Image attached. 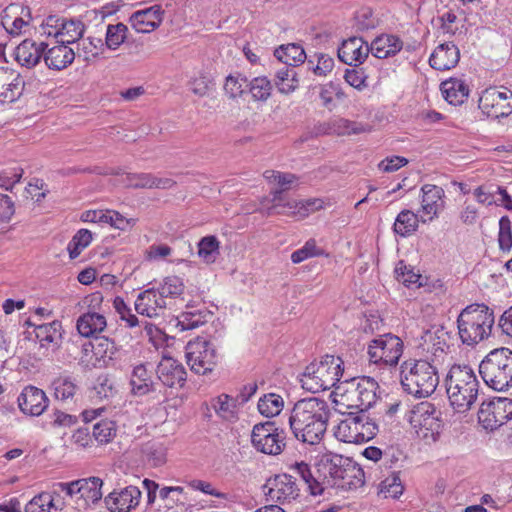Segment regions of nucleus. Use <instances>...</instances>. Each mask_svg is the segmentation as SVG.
<instances>
[{"label":"nucleus","instance_id":"f257e3e1","mask_svg":"<svg viewBox=\"0 0 512 512\" xmlns=\"http://www.w3.org/2000/svg\"><path fill=\"white\" fill-rule=\"evenodd\" d=\"M328 403L320 398L310 397L295 403L290 417V429L297 440L318 444L326 430L330 418Z\"/></svg>","mask_w":512,"mask_h":512},{"label":"nucleus","instance_id":"f03ea898","mask_svg":"<svg viewBox=\"0 0 512 512\" xmlns=\"http://www.w3.org/2000/svg\"><path fill=\"white\" fill-rule=\"evenodd\" d=\"M450 405L458 413L469 411L477 401L480 383L468 365H453L445 379Z\"/></svg>","mask_w":512,"mask_h":512},{"label":"nucleus","instance_id":"7ed1b4c3","mask_svg":"<svg viewBox=\"0 0 512 512\" xmlns=\"http://www.w3.org/2000/svg\"><path fill=\"white\" fill-rule=\"evenodd\" d=\"M400 382L408 394L425 398L430 396L439 384L437 368L424 359H408L400 365Z\"/></svg>","mask_w":512,"mask_h":512},{"label":"nucleus","instance_id":"20e7f679","mask_svg":"<svg viewBox=\"0 0 512 512\" xmlns=\"http://www.w3.org/2000/svg\"><path fill=\"white\" fill-rule=\"evenodd\" d=\"M494 323V312L487 305H468L457 318L458 334L462 343L473 346L487 339L491 335Z\"/></svg>","mask_w":512,"mask_h":512},{"label":"nucleus","instance_id":"39448f33","mask_svg":"<svg viewBox=\"0 0 512 512\" xmlns=\"http://www.w3.org/2000/svg\"><path fill=\"white\" fill-rule=\"evenodd\" d=\"M479 374L494 391L512 388V350L506 347L491 350L479 364Z\"/></svg>","mask_w":512,"mask_h":512},{"label":"nucleus","instance_id":"423d86ee","mask_svg":"<svg viewBox=\"0 0 512 512\" xmlns=\"http://www.w3.org/2000/svg\"><path fill=\"white\" fill-rule=\"evenodd\" d=\"M343 361L334 355H325L319 363L308 365L300 378L302 387L312 393L337 387L343 374Z\"/></svg>","mask_w":512,"mask_h":512},{"label":"nucleus","instance_id":"0eeeda50","mask_svg":"<svg viewBox=\"0 0 512 512\" xmlns=\"http://www.w3.org/2000/svg\"><path fill=\"white\" fill-rule=\"evenodd\" d=\"M409 422L417 436L426 443H435L443 427L442 413L430 402L418 403L410 411Z\"/></svg>","mask_w":512,"mask_h":512},{"label":"nucleus","instance_id":"6e6552de","mask_svg":"<svg viewBox=\"0 0 512 512\" xmlns=\"http://www.w3.org/2000/svg\"><path fill=\"white\" fill-rule=\"evenodd\" d=\"M378 383L370 377L353 378L338 384L336 393L347 402L348 407H356L364 412L377 400Z\"/></svg>","mask_w":512,"mask_h":512},{"label":"nucleus","instance_id":"1a4fd4ad","mask_svg":"<svg viewBox=\"0 0 512 512\" xmlns=\"http://www.w3.org/2000/svg\"><path fill=\"white\" fill-rule=\"evenodd\" d=\"M102 485L103 481L99 477L78 479L68 483H55V486L70 498L69 504L78 511L86 510L91 504L101 500Z\"/></svg>","mask_w":512,"mask_h":512},{"label":"nucleus","instance_id":"9d476101","mask_svg":"<svg viewBox=\"0 0 512 512\" xmlns=\"http://www.w3.org/2000/svg\"><path fill=\"white\" fill-rule=\"evenodd\" d=\"M185 357L191 371L203 375L211 372L218 360L213 343L200 337L187 343Z\"/></svg>","mask_w":512,"mask_h":512},{"label":"nucleus","instance_id":"9b49d317","mask_svg":"<svg viewBox=\"0 0 512 512\" xmlns=\"http://www.w3.org/2000/svg\"><path fill=\"white\" fill-rule=\"evenodd\" d=\"M512 419V399L494 397L483 401L478 410V422L486 430L493 432Z\"/></svg>","mask_w":512,"mask_h":512},{"label":"nucleus","instance_id":"f8f14e48","mask_svg":"<svg viewBox=\"0 0 512 512\" xmlns=\"http://www.w3.org/2000/svg\"><path fill=\"white\" fill-rule=\"evenodd\" d=\"M251 442L261 453L278 455L285 447V432L275 427V422L258 423L253 427Z\"/></svg>","mask_w":512,"mask_h":512},{"label":"nucleus","instance_id":"ddd939ff","mask_svg":"<svg viewBox=\"0 0 512 512\" xmlns=\"http://www.w3.org/2000/svg\"><path fill=\"white\" fill-rule=\"evenodd\" d=\"M403 353L402 340L392 334H385L373 339L368 346V355L371 362L396 366Z\"/></svg>","mask_w":512,"mask_h":512},{"label":"nucleus","instance_id":"4468645a","mask_svg":"<svg viewBox=\"0 0 512 512\" xmlns=\"http://www.w3.org/2000/svg\"><path fill=\"white\" fill-rule=\"evenodd\" d=\"M478 106L487 117H507L512 113V91L506 87L486 88L480 95Z\"/></svg>","mask_w":512,"mask_h":512},{"label":"nucleus","instance_id":"2eb2a0df","mask_svg":"<svg viewBox=\"0 0 512 512\" xmlns=\"http://www.w3.org/2000/svg\"><path fill=\"white\" fill-rule=\"evenodd\" d=\"M266 494L272 501L285 504L296 500L300 495V489L294 476L290 474H277L267 480L264 485Z\"/></svg>","mask_w":512,"mask_h":512},{"label":"nucleus","instance_id":"dca6fc26","mask_svg":"<svg viewBox=\"0 0 512 512\" xmlns=\"http://www.w3.org/2000/svg\"><path fill=\"white\" fill-rule=\"evenodd\" d=\"M158 380L169 388H182L187 379L185 367L176 359L164 356L156 367Z\"/></svg>","mask_w":512,"mask_h":512},{"label":"nucleus","instance_id":"f3484780","mask_svg":"<svg viewBox=\"0 0 512 512\" xmlns=\"http://www.w3.org/2000/svg\"><path fill=\"white\" fill-rule=\"evenodd\" d=\"M141 491L138 487L130 485L109 493L104 502L111 512H130L139 505Z\"/></svg>","mask_w":512,"mask_h":512},{"label":"nucleus","instance_id":"a211bd4d","mask_svg":"<svg viewBox=\"0 0 512 512\" xmlns=\"http://www.w3.org/2000/svg\"><path fill=\"white\" fill-rule=\"evenodd\" d=\"M25 82L20 73L8 67H0V102H14L24 91Z\"/></svg>","mask_w":512,"mask_h":512},{"label":"nucleus","instance_id":"6ab92c4d","mask_svg":"<svg viewBox=\"0 0 512 512\" xmlns=\"http://www.w3.org/2000/svg\"><path fill=\"white\" fill-rule=\"evenodd\" d=\"M421 211L423 214L428 215V218H421L423 223L430 222L439 216V213L444 209L445 192L443 188L433 185L425 184L421 188Z\"/></svg>","mask_w":512,"mask_h":512},{"label":"nucleus","instance_id":"aec40b11","mask_svg":"<svg viewBox=\"0 0 512 512\" xmlns=\"http://www.w3.org/2000/svg\"><path fill=\"white\" fill-rule=\"evenodd\" d=\"M49 399L45 392L35 386H26L18 397L20 410L27 415L39 416L48 407Z\"/></svg>","mask_w":512,"mask_h":512},{"label":"nucleus","instance_id":"412c9836","mask_svg":"<svg viewBox=\"0 0 512 512\" xmlns=\"http://www.w3.org/2000/svg\"><path fill=\"white\" fill-rule=\"evenodd\" d=\"M49 46L44 41H35L33 39L23 40L15 49V60L23 67L33 68L44 60V54Z\"/></svg>","mask_w":512,"mask_h":512},{"label":"nucleus","instance_id":"4be33fe9","mask_svg":"<svg viewBox=\"0 0 512 512\" xmlns=\"http://www.w3.org/2000/svg\"><path fill=\"white\" fill-rule=\"evenodd\" d=\"M164 10L161 5L135 11L129 19L131 26L139 33H149L160 26Z\"/></svg>","mask_w":512,"mask_h":512},{"label":"nucleus","instance_id":"5701e85b","mask_svg":"<svg viewBox=\"0 0 512 512\" xmlns=\"http://www.w3.org/2000/svg\"><path fill=\"white\" fill-rule=\"evenodd\" d=\"M370 52L369 45L361 37H351L338 49L340 61L349 66L362 64Z\"/></svg>","mask_w":512,"mask_h":512},{"label":"nucleus","instance_id":"b1692460","mask_svg":"<svg viewBox=\"0 0 512 512\" xmlns=\"http://www.w3.org/2000/svg\"><path fill=\"white\" fill-rule=\"evenodd\" d=\"M166 306V300L162 298L156 288H149L141 292L135 301L137 313L149 318L159 316Z\"/></svg>","mask_w":512,"mask_h":512},{"label":"nucleus","instance_id":"393cba45","mask_svg":"<svg viewBox=\"0 0 512 512\" xmlns=\"http://www.w3.org/2000/svg\"><path fill=\"white\" fill-rule=\"evenodd\" d=\"M344 458L345 456L332 452L320 456L316 463V472L323 482L324 490L329 487L333 488L337 483L335 482V476L338 475V469L341 468Z\"/></svg>","mask_w":512,"mask_h":512},{"label":"nucleus","instance_id":"a878e982","mask_svg":"<svg viewBox=\"0 0 512 512\" xmlns=\"http://www.w3.org/2000/svg\"><path fill=\"white\" fill-rule=\"evenodd\" d=\"M31 19L30 8L11 4L4 10L1 20L3 28L11 35H19Z\"/></svg>","mask_w":512,"mask_h":512},{"label":"nucleus","instance_id":"bb28decb","mask_svg":"<svg viewBox=\"0 0 512 512\" xmlns=\"http://www.w3.org/2000/svg\"><path fill=\"white\" fill-rule=\"evenodd\" d=\"M82 351L85 355L89 352L95 357L93 365H106L107 360H112L117 348L113 340L105 336H94L91 341L83 344Z\"/></svg>","mask_w":512,"mask_h":512},{"label":"nucleus","instance_id":"cd10ccee","mask_svg":"<svg viewBox=\"0 0 512 512\" xmlns=\"http://www.w3.org/2000/svg\"><path fill=\"white\" fill-rule=\"evenodd\" d=\"M460 59V51L453 42L442 43L436 47L429 58L432 68L445 71L454 68Z\"/></svg>","mask_w":512,"mask_h":512},{"label":"nucleus","instance_id":"c85d7f7f","mask_svg":"<svg viewBox=\"0 0 512 512\" xmlns=\"http://www.w3.org/2000/svg\"><path fill=\"white\" fill-rule=\"evenodd\" d=\"M75 59L74 50L67 44L58 43L51 48L46 49L44 54L45 65L55 71L67 68Z\"/></svg>","mask_w":512,"mask_h":512},{"label":"nucleus","instance_id":"c756f323","mask_svg":"<svg viewBox=\"0 0 512 512\" xmlns=\"http://www.w3.org/2000/svg\"><path fill=\"white\" fill-rule=\"evenodd\" d=\"M402 47V40L395 35L389 34H382L376 37L369 45L370 52L378 59L395 56Z\"/></svg>","mask_w":512,"mask_h":512},{"label":"nucleus","instance_id":"7c9ffc66","mask_svg":"<svg viewBox=\"0 0 512 512\" xmlns=\"http://www.w3.org/2000/svg\"><path fill=\"white\" fill-rule=\"evenodd\" d=\"M130 385L134 395L144 396L150 392L156 391L157 383L152 380L151 374L148 372L146 366L139 364L133 368Z\"/></svg>","mask_w":512,"mask_h":512},{"label":"nucleus","instance_id":"2f4dec72","mask_svg":"<svg viewBox=\"0 0 512 512\" xmlns=\"http://www.w3.org/2000/svg\"><path fill=\"white\" fill-rule=\"evenodd\" d=\"M106 326L105 317L96 312L81 315L76 323L79 334L87 338L94 337L97 333L102 332Z\"/></svg>","mask_w":512,"mask_h":512},{"label":"nucleus","instance_id":"473e14b6","mask_svg":"<svg viewBox=\"0 0 512 512\" xmlns=\"http://www.w3.org/2000/svg\"><path fill=\"white\" fill-rule=\"evenodd\" d=\"M441 91L445 100L452 105H460L468 97L469 89L464 81L451 78L441 83Z\"/></svg>","mask_w":512,"mask_h":512},{"label":"nucleus","instance_id":"72a5a7b5","mask_svg":"<svg viewBox=\"0 0 512 512\" xmlns=\"http://www.w3.org/2000/svg\"><path fill=\"white\" fill-rule=\"evenodd\" d=\"M85 26L80 20L65 19L61 24L60 31L55 32L57 43L72 44L83 37Z\"/></svg>","mask_w":512,"mask_h":512},{"label":"nucleus","instance_id":"f704fd0d","mask_svg":"<svg viewBox=\"0 0 512 512\" xmlns=\"http://www.w3.org/2000/svg\"><path fill=\"white\" fill-rule=\"evenodd\" d=\"M347 463L349 467L346 468L344 475L334 487L342 490H354L362 487L365 483V473L363 469L353 460Z\"/></svg>","mask_w":512,"mask_h":512},{"label":"nucleus","instance_id":"c9c22d12","mask_svg":"<svg viewBox=\"0 0 512 512\" xmlns=\"http://www.w3.org/2000/svg\"><path fill=\"white\" fill-rule=\"evenodd\" d=\"M213 314L207 309L204 310H187L182 312L177 318V327L181 331L192 330L206 324Z\"/></svg>","mask_w":512,"mask_h":512},{"label":"nucleus","instance_id":"e433bc0d","mask_svg":"<svg viewBox=\"0 0 512 512\" xmlns=\"http://www.w3.org/2000/svg\"><path fill=\"white\" fill-rule=\"evenodd\" d=\"M274 56L285 65L295 67L306 59L303 47L296 43L281 45L274 51Z\"/></svg>","mask_w":512,"mask_h":512},{"label":"nucleus","instance_id":"4c0bfd02","mask_svg":"<svg viewBox=\"0 0 512 512\" xmlns=\"http://www.w3.org/2000/svg\"><path fill=\"white\" fill-rule=\"evenodd\" d=\"M358 415L349 413L335 428V437L345 443H358Z\"/></svg>","mask_w":512,"mask_h":512},{"label":"nucleus","instance_id":"58836bf2","mask_svg":"<svg viewBox=\"0 0 512 512\" xmlns=\"http://www.w3.org/2000/svg\"><path fill=\"white\" fill-rule=\"evenodd\" d=\"M292 469L296 475L302 478L311 495L316 496L324 493L323 482L319 474L316 471L313 473L308 464L304 462L296 463Z\"/></svg>","mask_w":512,"mask_h":512},{"label":"nucleus","instance_id":"ea45409f","mask_svg":"<svg viewBox=\"0 0 512 512\" xmlns=\"http://www.w3.org/2000/svg\"><path fill=\"white\" fill-rule=\"evenodd\" d=\"M51 386L54 390L55 398L63 402L72 401L78 390L76 380L71 376L64 374L55 378L52 381Z\"/></svg>","mask_w":512,"mask_h":512},{"label":"nucleus","instance_id":"a19ab883","mask_svg":"<svg viewBox=\"0 0 512 512\" xmlns=\"http://www.w3.org/2000/svg\"><path fill=\"white\" fill-rule=\"evenodd\" d=\"M418 224V215L411 210L404 209L397 215L393 230L401 237H408L417 230Z\"/></svg>","mask_w":512,"mask_h":512},{"label":"nucleus","instance_id":"79ce46f5","mask_svg":"<svg viewBox=\"0 0 512 512\" xmlns=\"http://www.w3.org/2000/svg\"><path fill=\"white\" fill-rule=\"evenodd\" d=\"M275 77L278 90L284 94L293 92L299 83L295 66L285 65L276 72Z\"/></svg>","mask_w":512,"mask_h":512},{"label":"nucleus","instance_id":"37998d69","mask_svg":"<svg viewBox=\"0 0 512 512\" xmlns=\"http://www.w3.org/2000/svg\"><path fill=\"white\" fill-rule=\"evenodd\" d=\"M61 328V322L56 320L50 323L40 324L35 328L36 338L40 341L42 346H44L45 343L58 344V341L61 339Z\"/></svg>","mask_w":512,"mask_h":512},{"label":"nucleus","instance_id":"c03bdc74","mask_svg":"<svg viewBox=\"0 0 512 512\" xmlns=\"http://www.w3.org/2000/svg\"><path fill=\"white\" fill-rule=\"evenodd\" d=\"M128 27L119 22L117 24H109L106 29L105 46L106 49L116 50L127 39Z\"/></svg>","mask_w":512,"mask_h":512},{"label":"nucleus","instance_id":"a18cd8bd","mask_svg":"<svg viewBox=\"0 0 512 512\" xmlns=\"http://www.w3.org/2000/svg\"><path fill=\"white\" fill-rule=\"evenodd\" d=\"M284 406L283 398L275 393L265 394L258 401L259 412L268 418L278 415Z\"/></svg>","mask_w":512,"mask_h":512},{"label":"nucleus","instance_id":"49530a36","mask_svg":"<svg viewBox=\"0 0 512 512\" xmlns=\"http://www.w3.org/2000/svg\"><path fill=\"white\" fill-rule=\"evenodd\" d=\"M400 472H392L379 484V494L384 498L396 499L400 497L404 491V486L401 482Z\"/></svg>","mask_w":512,"mask_h":512},{"label":"nucleus","instance_id":"de8ad7c7","mask_svg":"<svg viewBox=\"0 0 512 512\" xmlns=\"http://www.w3.org/2000/svg\"><path fill=\"white\" fill-rule=\"evenodd\" d=\"M212 407L216 414L224 420L234 421L237 419L236 405L234 400L227 394H221L213 399Z\"/></svg>","mask_w":512,"mask_h":512},{"label":"nucleus","instance_id":"09e8293b","mask_svg":"<svg viewBox=\"0 0 512 512\" xmlns=\"http://www.w3.org/2000/svg\"><path fill=\"white\" fill-rule=\"evenodd\" d=\"M219 244L216 236L209 235L203 237L198 243V256L205 263L215 262L219 255Z\"/></svg>","mask_w":512,"mask_h":512},{"label":"nucleus","instance_id":"8fccbe9b","mask_svg":"<svg viewBox=\"0 0 512 512\" xmlns=\"http://www.w3.org/2000/svg\"><path fill=\"white\" fill-rule=\"evenodd\" d=\"M115 308L117 312L120 314V317L123 321L126 322L127 326L130 328L143 325L147 330L149 335L152 334L153 325L148 323L147 321H140L138 317L131 312V309L125 304V302L121 298H116L114 301Z\"/></svg>","mask_w":512,"mask_h":512},{"label":"nucleus","instance_id":"3c124183","mask_svg":"<svg viewBox=\"0 0 512 512\" xmlns=\"http://www.w3.org/2000/svg\"><path fill=\"white\" fill-rule=\"evenodd\" d=\"M92 233L88 229H80L68 243L67 250L71 259L77 258L80 253L91 243Z\"/></svg>","mask_w":512,"mask_h":512},{"label":"nucleus","instance_id":"603ef678","mask_svg":"<svg viewBox=\"0 0 512 512\" xmlns=\"http://www.w3.org/2000/svg\"><path fill=\"white\" fill-rule=\"evenodd\" d=\"M81 50L84 53V59L89 61L99 56H103L107 49L101 38L88 37L82 40Z\"/></svg>","mask_w":512,"mask_h":512},{"label":"nucleus","instance_id":"864d4df0","mask_svg":"<svg viewBox=\"0 0 512 512\" xmlns=\"http://www.w3.org/2000/svg\"><path fill=\"white\" fill-rule=\"evenodd\" d=\"M358 420V443L366 442L374 438L378 432V425L375 423V421L370 419L363 412L358 414Z\"/></svg>","mask_w":512,"mask_h":512},{"label":"nucleus","instance_id":"5fc2aeb1","mask_svg":"<svg viewBox=\"0 0 512 512\" xmlns=\"http://www.w3.org/2000/svg\"><path fill=\"white\" fill-rule=\"evenodd\" d=\"M116 435V425L110 420H101L93 426V437L100 444H107Z\"/></svg>","mask_w":512,"mask_h":512},{"label":"nucleus","instance_id":"6e6d98bb","mask_svg":"<svg viewBox=\"0 0 512 512\" xmlns=\"http://www.w3.org/2000/svg\"><path fill=\"white\" fill-rule=\"evenodd\" d=\"M158 293L164 300L168 297H176L183 293L184 284L181 278L177 276H168L163 280V283L157 288Z\"/></svg>","mask_w":512,"mask_h":512},{"label":"nucleus","instance_id":"4d7b16f0","mask_svg":"<svg viewBox=\"0 0 512 512\" xmlns=\"http://www.w3.org/2000/svg\"><path fill=\"white\" fill-rule=\"evenodd\" d=\"M333 96L339 100L346 98V94L341 88L340 84L329 82L323 85L320 91V98L323 102V105L328 109H331L334 106Z\"/></svg>","mask_w":512,"mask_h":512},{"label":"nucleus","instance_id":"13d9d810","mask_svg":"<svg viewBox=\"0 0 512 512\" xmlns=\"http://www.w3.org/2000/svg\"><path fill=\"white\" fill-rule=\"evenodd\" d=\"M272 85L266 77H256L250 82V92L255 100L266 101L271 95Z\"/></svg>","mask_w":512,"mask_h":512},{"label":"nucleus","instance_id":"bf43d9fd","mask_svg":"<svg viewBox=\"0 0 512 512\" xmlns=\"http://www.w3.org/2000/svg\"><path fill=\"white\" fill-rule=\"evenodd\" d=\"M395 274L397 280L403 283L406 287H411L412 285H416L417 287L421 286V283H419L421 275L407 267L403 261H399L396 265Z\"/></svg>","mask_w":512,"mask_h":512},{"label":"nucleus","instance_id":"052dcab7","mask_svg":"<svg viewBox=\"0 0 512 512\" xmlns=\"http://www.w3.org/2000/svg\"><path fill=\"white\" fill-rule=\"evenodd\" d=\"M324 254V251L317 247L316 245V241L314 239H310L308 240L305 245L294 251L291 255V260L293 263H300L310 257H315V256H321Z\"/></svg>","mask_w":512,"mask_h":512},{"label":"nucleus","instance_id":"680f3d73","mask_svg":"<svg viewBox=\"0 0 512 512\" xmlns=\"http://www.w3.org/2000/svg\"><path fill=\"white\" fill-rule=\"evenodd\" d=\"M377 19L373 16L370 9H362L358 11L354 17L353 27L357 32H365L374 29L377 26Z\"/></svg>","mask_w":512,"mask_h":512},{"label":"nucleus","instance_id":"e2e57ef3","mask_svg":"<svg viewBox=\"0 0 512 512\" xmlns=\"http://www.w3.org/2000/svg\"><path fill=\"white\" fill-rule=\"evenodd\" d=\"M439 333L443 335V330L438 329L434 333L426 331L422 336L423 345H427L425 349L427 351L431 350L432 354L436 357L439 356L438 353H444V346H446L445 340H441V337L438 335Z\"/></svg>","mask_w":512,"mask_h":512},{"label":"nucleus","instance_id":"0e129e2a","mask_svg":"<svg viewBox=\"0 0 512 512\" xmlns=\"http://www.w3.org/2000/svg\"><path fill=\"white\" fill-rule=\"evenodd\" d=\"M498 242L503 251H509L512 248V230L508 216L501 217L499 221Z\"/></svg>","mask_w":512,"mask_h":512},{"label":"nucleus","instance_id":"69168bd1","mask_svg":"<svg viewBox=\"0 0 512 512\" xmlns=\"http://www.w3.org/2000/svg\"><path fill=\"white\" fill-rule=\"evenodd\" d=\"M317 56V64L314 66L313 61L309 60V69L317 76H326L334 67V59L327 54L319 53Z\"/></svg>","mask_w":512,"mask_h":512},{"label":"nucleus","instance_id":"338daca9","mask_svg":"<svg viewBox=\"0 0 512 512\" xmlns=\"http://www.w3.org/2000/svg\"><path fill=\"white\" fill-rule=\"evenodd\" d=\"M23 173L22 168H12L2 171L0 173V187L11 191L13 186L21 180Z\"/></svg>","mask_w":512,"mask_h":512},{"label":"nucleus","instance_id":"774afa93","mask_svg":"<svg viewBox=\"0 0 512 512\" xmlns=\"http://www.w3.org/2000/svg\"><path fill=\"white\" fill-rule=\"evenodd\" d=\"M93 390L100 400L108 399L115 393L113 381L107 376H99Z\"/></svg>","mask_w":512,"mask_h":512}]
</instances>
